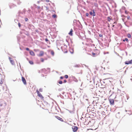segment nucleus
I'll return each instance as SVG.
<instances>
[{"label":"nucleus","instance_id":"60","mask_svg":"<svg viewBox=\"0 0 132 132\" xmlns=\"http://www.w3.org/2000/svg\"><path fill=\"white\" fill-rule=\"evenodd\" d=\"M44 75L43 74L42 75V76L44 77Z\"/></svg>","mask_w":132,"mask_h":132},{"label":"nucleus","instance_id":"8","mask_svg":"<svg viewBox=\"0 0 132 132\" xmlns=\"http://www.w3.org/2000/svg\"><path fill=\"white\" fill-rule=\"evenodd\" d=\"M125 63L126 64H132V60H131L130 61H126L125 62Z\"/></svg>","mask_w":132,"mask_h":132},{"label":"nucleus","instance_id":"28","mask_svg":"<svg viewBox=\"0 0 132 132\" xmlns=\"http://www.w3.org/2000/svg\"><path fill=\"white\" fill-rule=\"evenodd\" d=\"M29 63L31 64H33V62L31 61H29Z\"/></svg>","mask_w":132,"mask_h":132},{"label":"nucleus","instance_id":"22","mask_svg":"<svg viewBox=\"0 0 132 132\" xmlns=\"http://www.w3.org/2000/svg\"><path fill=\"white\" fill-rule=\"evenodd\" d=\"M108 20V21L110 22L112 18L111 16H109L107 18Z\"/></svg>","mask_w":132,"mask_h":132},{"label":"nucleus","instance_id":"18","mask_svg":"<svg viewBox=\"0 0 132 132\" xmlns=\"http://www.w3.org/2000/svg\"><path fill=\"white\" fill-rule=\"evenodd\" d=\"M73 67L75 68H79L81 67V66L79 64H75Z\"/></svg>","mask_w":132,"mask_h":132},{"label":"nucleus","instance_id":"52","mask_svg":"<svg viewBox=\"0 0 132 132\" xmlns=\"http://www.w3.org/2000/svg\"><path fill=\"white\" fill-rule=\"evenodd\" d=\"M130 25H132V22H130Z\"/></svg>","mask_w":132,"mask_h":132},{"label":"nucleus","instance_id":"14","mask_svg":"<svg viewBox=\"0 0 132 132\" xmlns=\"http://www.w3.org/2000/svg\"><path fill=\"white\" fill-rule=\"evenodd\" d=\"M73 31V30H72V29H71L69 33V34L71 36H72L73 35V33H72Z\"/></svg>","mask_w":132,"mask_h":132},{"label":"nucleus","instance_id":"24","mask_svg":"<svg viewBox=\"0 0 132 132\" xmlns=\"http://www.w3.org/2000/svg\"><path fill=\"white\" fill-rule=\"evenodd\" d=\"M21 3V2L19 1H18L17 2V3L18 5L20 4Z\"/></svg>","mask_w":132,"mask_h":132},{"label":"nucleus","instance_id":"45","mask_svg":"<svg viewBox=\"0 0 132 132\" xmlns=\"http://www.w3.org/2000/svg\"><path fill=\"white\" fill-rule=\"evenodd\" d=\"M26 50L27 51H29V48H27L26 49Z\"/></svg>","mask_w":132,"mask_h":132},{"label":"nucleus","instance_id":"13","mask_svg":"<svg viewBox=\"0 0 132 132\" xmlns=\"http://www.w3.org/2000/svg\"><path fill=\"white\" fill-rule=\"evenodd\" d=\"M116 117L117 118H119L120 117V112H118L116 114Z\"/></svg>","mask_w":132,"mask_h":132},{"label":"nucleus","instance_id":"27","mask_svg":"<svg viewBox=\"0 0 132 132\" xmlns=\"http://www.w3.org/2000/svg\"><path fill=\"white\" fill-rule=\"evenodd\" d=\"M31 11L30 9H29L27 11L28 13L31 14Z\"/></svg>","mask_w":132,"mask_h":132},{"label":"nucleus","instance_id":"44","mask_svg":"<svg viewBox=\"0 0 132 132\" xmlns=\"http://www.w3.org/2000/svg\"><path fill=\"white\" fill-rule=\"evenodd\" d=\"M37 9H40V7L39 6H37Z\"/></svg>","mask_w":132,"mask_h":132},{"label":"nucleus","instance_id":"42","mask_svg":"<svg viewBox=\"0 0 132 132\" xmlns=\"http://www.w3.org/2000/svg\"><path fill=\"white\" fill-rule=\"evenodd\" d=\"M125 41H126L127 42L128 41V39L127 38H126L125 39Z\"/></svg>","mask_w":132,"mask_h":132},{"label":"nucleus","instance_id":"59","mask_svg":"<svg viewBox=\"0 0 132 132\" xmlns=\"http://www.w3.org/2000/svg\"><path fill=\"white\" fill-rule=\"evenodd\" d=\"M92 45L93 46H95V45L94 44H93Z\"/></svg>","mask_w":132,"mask_h":132},{"label":"nucleus","instance_id":"62","mask_svg":"<svg viewBox=\"0 0 132 132\" xmlns=\"http://www.w3.org/2000/svg\"><path fill=\"white\" fill-rule=\"evenodd\" d=\"M86 67H87V66L85 65H84Z\"/></svg>","mask_w":132,"mask_h":132},{"label":"nucleus","instance_id":"64","mask_svg":"<svg viewBox=\"0 0 132 132\" xmlns=\"http://www.w3.org/2000/svg\"><path fill=\"white\" fill-rule=\"evenodd\" d=\"M124 23L125 24V25H126V23H125V22H124Z\"/></svg>","mask_w":132,"mask_h":132},{"label":"nucleus","instance_id":"15","mask_svg":"<svg viewBox=\"0 0 132 132\" xmlns=\"http://www.w3.org/2000/svg\"><path fill=\"white\" fill-rule=\"evenodd\" d=\"M26 9H24L22 11V12H20V13H21V14H24L26 13Z\"/></svg>","mask_w":132,"mask_h":132},{"label":"nucleus","instance_id":"55","mask_svg":"<svg viewBox=\"0 0 132 132\" xmlns=\"http://www.w3.org/2000/svg\"><path fill=\"white\" fill-rule=\"evenodd\" d=\"M34 6H37L35 4H34Z\"/></svg>","mask_w":132,"mask_h":132},{"label":"nucleus","instance_id":"2","mask_svg":"<svg viewBox=\"0 0 132 132\" xmlns=\"http://www.w3.org/2000/svg\"><path fill=\"white\" fill-rule=\"evenodd\" d=\"M67 110L71 114H74L75 113V109L74 107H73L72 108V110Z\"/></svg>","mask_w":132,"mask_h":132},{"label":"nucleus","instance_id":"53","mask_svg":"<svg viewBox=\"0 0 132 132\" xmlns=\"http://www.w3.org/2000/svg\"><path fill=\"white\" fill-rule=\"evenodd\" d=\"M61 50L63 51V47H62V46H61Z\"/></svg>","mask_w":132,"mask_h":132},{"label":"nucleus","instance_id":"51","mask_svg":"<svg viewBox=\"0 0 132 132\" xmlns=\"http://www.w3.org/2000/svg\"><path fill=\"white\" fill-rule=\"evenodd\" d=\"M46 9L47 10H48V7H47V6H46Z\"/></svg>","mask_w":132,"mask_h":132},{"label":"nucleus","instance_id":"32","mask_svg":"<svg viewBox=\"0 0 132 132\" xmlns=\"http://www.w3.org/2000/svg\"><path fill=\"white\" fill-rule=\"evenodd\" d=\"M24 20L25 21L27 22L28 20V19L27 18H25Z\"/></svg>","mask_w":132,"mask_h":132},{"label":"nucleus","instance_id":"35","mask_svg":"<svg viewBox=\"0 0 132 132\" xmlns=\"http://www.w3.org/2000/svg\"><path fill=\"white\" fill-rule=\"evenodd\" d=\"M41 61L42 62H43L44 61V59L43 58H42L41 59Z\"/></svg>","mask_w":132,"mask_h":132},{"label":"nucleus","instance_id":"31","mask_svg":"<svg viewBox=\"0 0 132 132\" xmlns=\"http://www.w3.org/2000/svg\"><path fill=\"white\" fill-rule=\"evenodd\" d=\"M65 78H66V79H67L68 78V75H65Z\"/></svg>","mask_w":132,"mask_h":132},{"label":"nucleus","instance_id":"5","mask_svg":"<svg viewBox=\"0 0 132 132\" xmlns=\"http://www.w3.org/2000/svg\"><path fill=\"white\" fill-rule=\"evenodd\" d=\"M69 51L71 54H72L73 53V48L72 47H69Z\"/></svg>","mask_w":132,"mask_h":132},{"label":"nucleus","instance_id":"49","mask_svg":"<svg viewBox=\"0 0 132 132\" xmlns=\"http://www.w3.org/2000/svg\"><path fill=\"white\" fill-rule=\"evenodd\" d=\"M37 32H39V31L38 30H35Z\"/></svg>","mask_w":132,"mask_h":132},{"label":"nucleus","instance_id":"21","mask_svg":"<svg viewBox=\"0 0 132 132\" xmlns=\"http://www.w3.org/2000/svg\"><path fill=\"white\" fill-rule=\"evenodd\" d=\"M2 78H1V79L0 80V84H3V82L4 79L3 78V77Z\"/></svg>","mask_w":132,"mask_h":132},{"label":"nucleus","instance_id":"11","mask_svg":"<svg viewBox=\"0 0 132 132\" xmlns=\"http://www.w3.org/2000/svg\"><path fill=\"white\" fill-rule=\"evenodd\" d=\"M55 117L56 118H57L59 120L61 121H63V120L62 119V118H61L60 117L58 116H55Z\"/></svg>","mask_w":132,"mask_h":132},{"label":"nucleus","instance_id":"47","mask_svg":"<svg viewBox=\"0 0 132 132\" xmlns=\"http://www.w3.org/2000/svg\"><path fill=\"white\" fill-rule=\"evenodd\" d=\"M40 2V1H38L37 2V3L38 4H39V3Z\"/></svg>","mask_w":132,"mask_h":132},{"label":"nucleus","instance_id":"10","mask_svg":"<svg viewBox=\"0 0 132 132\" xmlns=\"http://www.w3.org/2000/svg\"><path fill=\"white\" fill-rule=\"evenodd\" d=\"M29 53L32 56H34L35 55L34 53L32 51L30 50L29 51Z\"/></svg>","mask_w":132,"mask_h":132},{"label":"nucleus","instance_id":"50","mask_svg":"<svg viewBox=\"0 0 132 132\" xmlns=\"http://www.w3.org/2000/svg\"><path fill=\"white\" fill-rule=\"evenodd\" d=\"M64 83H65V82H67V80H64Z\"/></svg>","mask_w":132,"mask_h":132},{"label":"nucleus","instance_id":"3","mask_svg":"<svg viewBox=\"0 0 132 132\" xmlns=\"http://www.w3.org/2000/svg\"><path fill=\"white\" fill-rule=\"evenodd\" d=\"M89 14L90 15L94 16L95 15V13L94 10H93L92 11L89 12Z\"/></svg>","mask_w":132,"mask_h":132},{"label":"nucleus","instance_id":"23","mask_svg":"<svg viewBox=\"0 0 132 132\" xmlns=\"http://www.w3.org/2000/svg\"><path fill=\"white\" fill-rule=\"evenodd\" d=\"M51 54L53 56H54V52L53 51H52L51 52Z\"/></svg>","mask_w":132,"mask_h":132},{"label":"nucleus","instance_id":"26","mask_svg":"<svg viewBox=\"0 0 132 132\" xmlns=\"http://www.w3.org/2000/svg\"><path fill=\"white\" fill-rule=\"evenodd\" d=\"M126 97L127 98V100H128V99L129 98V95L127 94H126Z\"/></svg>","mask_w":132,"mask_h":132},{"label":"nucleus","instance_id":"16","mask_svg":"<svg viewBox=\"0 0 132 132\" xmlns=\"http://www.w3.org/2000/svg\"><path fill=\"white\" fill-rule=\"evenodd\" d=\"M72 79H73L74 81H75V82H77L78 81L77 79L75 78V77L74 76H72Z\"/></svg>","mask_w":132,"mask_h":132},{"label":"nucleus","instance_id":"19","mask_svg":"<svg viewBox=\"0 0 132 132\" xmlns=\"http://www.w3.org/2000/svg\"><path fill=\"white\" fill-rule=\"evenodd\" d=\"M10 62L12 65H15L14 62L13 60H11Z\"/></svg>","mask_w":132,"mask_h":132},{"label":"nucleus","instance_id":"25","mask_svg":"<svg viewBox=\"0 0 132 132\" xmlns=\"http://www.w3.org/2000/svg\"><path fill=\"white\" fill-rule=\"evenodd\" d=\"M127 36L129 38H130L131 37V36L129 34H127Z\"/></svg>","mask_w":132,"mask_h":132},{"label":"nucleus","instance_id":"56","mask_svg":"<svg viewBox=\"0 0 132 132\" xmlns=\"http://www.w3.org/2000/svg\"><path fill=\"white\" fill-rule=\"evenodd\" d=\"M26 35H29V34L28 33H27V34H26Z\"/></svg>","mask_w":132,"mask_h":132},{"label":"nucleus","instance_id":"6","mask_svg":"<svg viewBox=\"0 0 132 132\" xmlns=\"http://www.w3.org/2000/svg\"><path fill=\"white\" fill-rule=\"evenodd\" d=\"M109 102L110 104L112 105H113L114 103V101L113 99H110L109 100Z\"/></svg>","mask_w":132,"mask_h":132},{"label":"nucleus","instance_id":"7","mask_svg":"<svg viewBox=\"0 0 132 132\" xmlns=\"http://www.w3.org/2000/svg\"><path fill=\"white\" fill-rule=\"evenodd\" d=\"M41 71V72L44 73L45 74H47L48 73L46 69L45 68L42 69Z\"/></svg>","mask_w":132,"mask_h":132},{"label":"nucleus","instance_id":"30","mask_svg":"<svg viewBox=\"0 0 132 132\" xmlns=\"http://www.w3.org/2000/svg\"><path fill=\"white\" fill-rule=\"evenodd\" d=\"M58 83L60 84H62L63 82L62 81L60 80L59 81Z\"/></svg>","mask_w":132,"mask_h":132},{"label":"nucleus","instance_id":"43","mask_svg":"<svg viewBox=\"0 0 132 132\" xmlns=\"http://www.w3.org/2000/svg\"><path fill=\"white\" fill-rule=\"evenodd\" d=\"M126 17H127L128 20H129L130 19V17L129 16H127Z\"/></svg>","mask_w":132,"mask_h":132},{"label":"nucleus","instance_id":"46","mask_svg":"<svg viewBox=\"0 0 132 132\" xmlns=\"http://www.w3.org/2000/svg\"><path fill=\"white\" fill-rule=\"evenodd\" d=\"M45 40L46 42H47L48 41V39L47 38H46L45 39Z\"/></svg>","mask_w":132,"mask_h":132},{"label":"nucleus","instance_id":"34","mask_svg":"<svg viewBox=\"0 0 132 132\" xmlns=\"http://www.w3.org/2000/svg\"><path fill=\"white\" fill-rule=\"evenodd\" d=\"M125 13L126 14H127L129 13V12H128L126 10H125Z\"/></svg>","mask_w":132,"mask_h":132},{"label":"nucleus","instance_id":"36","mask_svg":"<svg viewBox=\"0 0 132 132\" xmlns=\"http://www.w3.org/2000/svg\"><path fill=\"white\" fill-rule=\"evenodd\" d=\"M85 15L86 16H88L89 15V14L88 13H86Z\"/></svg>","mask_w":132,"mask_h":132},{"label":"nucleus","instance_id":"1","mask_svg":"<svg viewBox=\"0 0 132 132\" xmlns=\"http://www.w3.org/2000/svg\"><path fill=\"white\" fill-rule=\"evenodd\" d=\"M36 92L37 93L38 95V96L40 97V98L42 99H43L44 98V97L39 92V91L38 90H37Z\"/></svg>","mask_w":132,"mask_h":132},{"label":"nucleus","instance_id":"20","mask_svg":"<svg viewBox=\"0 0 132 132\" xmlns=\"http://www.w3.org/2000/svg\"><path fill=\"white\" fill-rule=\"evenodd\" d=\"M92 55L93 57H95L98 55V54L97 53H92Z\"/></svg>","mask_w":132,"mask_h":132},{"label":"nucleus","instance_id":"39","mask_svg":"<svg viewBox=\"0 0 132 132\" xmlns=\"http://www.w3.org/2000/svg\"><path fill=\"white\" fill-rule=\"evenodd\" d=\"M130 111H128L127 113L128 114H131L130 113Z\"/></svg>","mask_w":132,"mask_h":132},{"label":"nucleus","instance_id":"37","mask_svg":"<svg viewBox=\"0 0 132 132\" xmlns=\"http://www.w3.org/2000/svg\"><path fill=\"white\" fill-rule=\"evenodd\" d=\"M47 69L48 70V71L49 72H50V68H47Z\"/></svg>","mask_w":132,"mask_h":132},{"label":"nucleus","instance_id":"61","mask_svg":"<svg viewBox=\"0 0 132 132\" xmlns=\"http://www.w3.org/2000/svg\"><path fill=\"white\" fill-rule=\"evenodd\" d=\"M122 20H123V21L124 22V19H122Z\"/></svg>","mask_w":132,"mask_h":132},{"label":"nucleus","instance_id":"12","mask_svg":"<svg viewBox=\"0 0 132 132\" xmlns=\"http://www.w3.org/2000/svg\"><path fill=\"white\" fill-rule=\"evenodd\" d=\"M44 54V52L41 51L40 52V53L39 55V56H42Z\"/></svg>","mask_w":132,"mask_h":132},{"label":"nucleus","instance_id":"58","mask_svg":"<svg viewBox=\"0 0 132 132\" xmlns=\"http://www.w3.org/2000/svg\"><path fill=\"white\" fill-rule=\"evenodd\" d=\"M123 42H125V39H123Z\"/></svg>","mask_w":132,"mask_h":132},{"label":"nucleus","instance_id":"57","mask_svg":"<svg viewBox=\"0 0 132 132\" xmlns=\"http://www.w3.org/2000/svg\"><path fill=\"white\" fill-rule=\"evenodd\" d=\"M93 80H94V82H95V79H94Z\"/></svg>","mask_w":132,"mask_h":132},{"label":"nucleus","instance_id":"17","mask_svg":"<svg viewBox=\"0 0 132 132\" xmlns=\"http://www.w3.org/2000/svg\"><path fill=\"white\" fill-rule=\"evenodd\" d=\"M16 5L14 4H11L10 5V8L11 9L13 7L16 6Z\"/></svg>","mask_w":132,"mask_h":132},{"label":"nucleus","instance_id":"54","mask_svg":"<svg viewBox=\"0 0 132 132\" xmlns=\"http://www.w3.org/2000/svg\"><path fill=\"white\" fill-rule=\"evenodd\" d=\"M46 1L47 2H48L50 1L49 0H46Z\"/></svg>","mask_w":132,"mask_h":132},{"label":"nucleus","instance_id":"41","mask_svg":"<svg viewBox=\"0 0 132 132\" xmlns=\"http://www.w3.org/2000/svg\"><path fill=\"white\" fill-rule=\"evenodd\" d=\"M18 26L19 27H20L21 26V24H20V23H18Z\"/></svg>","mask_w":132,"mask_h":132},{"label":"nucleus","instance_id":"9","mask_svg":"<svg viewBox=\"0 0 132 132\" xmlns=\"http://www.w3.org/2000/svg\"><path fill=\"white\" fill-rule=\"evenodd\" d=\"M22 82H23V84L25 85L26 84V80H25V78L23 77H22Z\"/></svg>","mask_w":132,"mask_h":132},{"label":"nucleus","instance_id":"38","mask_svg":"<svg viewBox=\"0 0 132 132\" xmlns=\"http://www.w3.org/2000/svg\"><path fill=\"white\" fill-rule=\"evenodd\" d=\"M9 60L10 61H11V60H12V58L11 57H9Z\"/></svg>","mask_w":132,"mask_h":132},{"label":"nucleus","instance_id":"63","mask_svg":"<svg viewBox=\"0 0 132 132\" xmlns=\"http://www.w3.org/2000/svg\"><path fill=\"white\" fill-rule=\"evenodd\" d=\"M64 46H65V47H66V46L65 45H64Z\"/></svg>","mask_w":132,"mask_h":132},{"label":"nucleus","instance_id":"29","mask_svg":"<svg viewBox=\"0 0 132 132\" xmlns=\"http://www.w3.org/2000/svg\"><path fill=\"white\" fill-rule=\"evenodd\" d=\"M56 14H54L52 15L53 17L54 18H55L56 17Z\"/></svg>","mask_w":132,"mask_h":132},{"label":"nucleus","instance_id":"4","mask_svg":"<svg viewBox=\"0 0 132 132\" xmlns=\"http://www.w3.org/2000/svg\"><path fill=\"white\" fill-rule=\"evenodd\" d=\"M78 128L76 126H73L72 127V129L73 130V131L74 132H75L77 131V130Z\"/></svg>","mask_w":132,"mask_h":132},{"label":"nucleus","instance_id":"48","mask_svg":"<svg viewBox=\"0 0 132 132\" xmlns=\"http://www.w3.org/2000/svg\"><path fill=\"white\" fill-rule=\"evenodd\" d=\"M60 78L61 79H63V77L62 76H61L60 77Z\"/></svg>","mask_w":132,"mask_h":132},{"label":"nucleus","instance_id":"33","mask_svg":"<svg viewBox=\"0 0 132 132\" xmlns=\"http://www.w3.org/2000/svg\"><path fill=\"white\" fill-rule=\"evenodd\" d=\"M39 91L40 92H42L43 91V89L42 88H40L39 89Z\"/></svg>","mask_w":132,"mask_h":132},{"label":"nucleus","instance_id":"40","mask_svg":"<svg viewBox=\"0 0 132 132\" xmlns=\"http://www.w3.org/2000/svg\"><path fill=\"white\" fill-rule=\"evenodd\" d=\"M99 36L100 37H103V35H102L100 34L99 35Z\"/></svg>","mask_w":132,"mask_h":132}]
</instances>
